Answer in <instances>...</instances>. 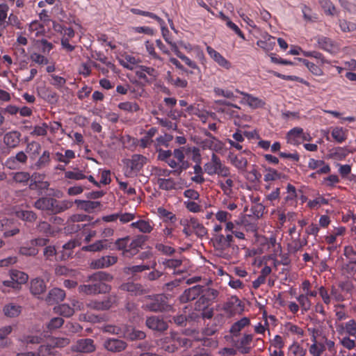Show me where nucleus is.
I'll return each mask as SVG.
<instances>
[{
	"instance_id": "56",
	"label": "nucleus",
	"mask_w": 356,
	"mask_h": 356,
	"mask_svg": "<svg viewBox=\"0 0 356 356\" xmlns=\"http://www.w3.org/2000/svg\"><path fill=\"white\" fill-rule=\"evenodd\" d=\"M325 349V347L323 343H313L309 348V352L312 356H321Z\"/></svg>"
},
{
	"instance_id": "1",
	"label": "nucleus",
	"mask_w": 356,
	"mask_h": 356,
	"mask_svg": "<svg viewBox=\"0 0 356 356\" xmlns=\"http://www.w3.org/2000/svg\"><path fill=\"white\" fill-rule=\"evenodd\" d=\"M228 168L215 153L211 154L210 160L203 166L204 172L208 175H217L218 177L227 175Z\"/></svg>"
},
{
	"instance_id": "9",
	"label": "nucleus",
	"mask_w": 356,
	"mask_h": 356,
	"mask_svg": "<svg viewBox=\"0 0 356 356\" xmlns=\"http://www.w3.org/2000/svg\"><path fill=\"white\" fill-rule=\"evenodd\" d=\"M28 156L26 154L20 151L16 154L15 156L8 157L5 163L6 166L10 170H16L19 168L20 165L26 163Z\"/></svg>"
},
{
	"instance_id": "43",
	"label": "nucleus",
	"mask_w": 356,
	"mask_h": 356,
	"mask_svg": "<svg viewBox=\"0 0 356 356\" xmlns=\"http://www.w3.org/2000/svg\"><path fill=\"white\" fill-rule=\"evenodd\" d=\"M131 226L138 229L140 232L145 234L150 233L153 229V226L150 222L143 220L132 222Z\"/></svg>"
},
{
	"instance_id": "58",
	"label": "nucleus",
	"mask_w": 356,
	"mask_h": 356,
	"mask_svg": "<svg viewBox=\"0 0 356 356\" xmlns=\"http://www.w3.org/2000/svg\"><path fill=\"white\" fill-rule=\"evenodd\" d=\"M31 178V175L27 172H17L13 173V179L14 181L20 184H26Z\"/></svg>"
},
{
	"instance_id": "26",
	"label": "nucleus",
	"mask_w": 356,
	"mask_h": 356,
	"mask_svg": "<svg viewBox=\"0 0 356 356\" xmlns=\"http://www.w3.org/2000/svg\"><path fill=\"white\" fill-rule=\"evenodd\" d=\"M124 327L125 331L123 337L134 341L143 339L146 337L145 333L143 331L136 330L127 325H124Z\"/></svg>"
},
{
	"instance_id": "29",
	"label": "nucleus",
	"mask_w": 356,
	"mask_h": 356,
	"mask_svg": "<svg viewBox=\"0 0 356 356\" xmlns=\"http://www.w3.org/2000/svg\"><path fill=\"white\" fill-rule=\"evenodd\" d=\"M348 131L341 127H335L332 129L331 136L338 143H342L348 138Z\"/></svg>"
},
{
	"instance_id": "40",
	"label": "nucleus",
	"mask_w": 356,
	"mask_h": 356,
	"mask_svg": "<svg viewBox=\"0 0 356 356\" xmlns=\"http://www.w3.org/2000/svg\"><path fill=\"white\" fill-rule=\"evenodd\" d=\"M250 319L247 317H243L237 322L234 323L231 328H230V332L234 335L237 336L240 331L244 328L245 326L248 325L250 324Z\"/></svg>"
},
{
	"instance_id": "7",
	"label": "nucleus",
	"mask_w": 356,
	"mask_h": 356,
	"mask_svg": "<svg viewBox=\"0 0 356 356\" xmlns=\"http://www.w3.org/2000/svg\"><path fill=\"white\" fill-rule=\"evenodd\" d=\"M118 259V257L114 255L103 256L92 260L90 263V267L92 269L106 268L116 264Z\"/></svg>"
},
{
	"instance_id": "2",
	"label": "nucleus",
	"mask_w": 356,
	"mask_h": 356,
	"mask_svg": "<svg viewBox=\"0 0 356 356\" xmlns=\"http://www.w3.org/2000/svg\"><path fill=\"white\" fill-rule=\"evenodd\" d=\"M226 173L227 175L218 177L219 179L217 180V185L225 195L230 196L233 194V188L235 186L236 176L231 173L229 168H228V172Z\"/></svg>"
},
{
	"instance_id": "57",
	"label": "nucleus",
	"mask_w": 356,
	"mask_h": 356,
	"mask_svg": "<svg viewBox=\"0 0 356 356\" xmlns=\"http://www.w3.org/2000/svg\"><path fill=\"white\" fill-rule=\"evenodd\" d=\"M29 31L33 34L35 37H39L44 32V26L37 21H33L29 24Z\"/></svg>"
},
{
	"instance_id": "17",
	"label": "nucleus",
	"mask_w": 356,
	"mask_h": 356,
	"mask_svg": "<svg viewBox=\"0 0 356 356\" xmlns=\"http://www.w3.org/2000/svg\"><path fill=\"white\" fill-rule=\"evenodd\" d=\"M236 92L243 95L242 102L247 104L252 108H261L265 105V102L257 97L238 90Z\"/></svg>"
},
{
	"instance_id": "51",
	"label": "nucleus",
	"mask_w": 356,
	"mask_h": 356,
	"mask_svg": "<svg viewBox=\"0 0 356 356\" xmlns=\"http://www.w3.org/2000/svg\"><path fill=\"white\" fill-rule=\"evenodd\" d=\"M118 108L128 113H135L140 110L139 105L136 102H124L118 104Z\"/></svg>"
},
{
	"instance_id": "23",
	"label": "nucleus",
	"mask_w": 356,
	"mask_h": 356,
	"mask_svg": "<svg viewBox=\"0 0 356 356\" xmlns=\"http://www.w3.org/2000/svg\"><path fill=\"white\" fill-rule=\"evenodd\" d=\"M21 134L17 131L6 133L3 136L4 143L10 148L17 147L20 142Z\"/></svg>"
},
{
	"instance_id": "25",
	"label": "nucleus",
	"mask_w": 356,
	"mask_h": 356,
	"mask_svg": "<svg viewBox=\"0 0 356 356\" xmlns=\"http://www.w3.org/2000/svg\"><path fill=\"white\" fill-rule=\"evenodd\" d=\"M74 203L77 205L79 209L88 213L92 212L95 209L101 206V202L98 201L76 200Z\"/></svg>"
},
{
	"instance_id": "59",
	"label": "nucleus",
	"mask_w": 356,
	"mask_h": 356,
	"mask_svg": "<svg viewBox=\"0 0 356 356\" xmlns=\"http://www.w3.org/2000/svg\"><path fill=\"white\" fill-rule=\"evenodd\" d=\"M120 289L123 291L133 293L136 295L140 294L142 291L140 286L133 282H128L121 285Z\"/></svg>"
},
{
	"instance_id": "31",
	"label": "nucleus",
	"mask_w": 356,
	"mask_h": 356,
	"mask_svg": "<svg viewBox=\"0 0 356 356\" xmlns=\"http://www.w3.org/2000/svg\"><path fill=\"white\" fill-rule=\"evenodd\" d=\"M188 225L191 227L192 231L194 232L198 237H203L207 234V229L196 218H191L189 220V224H188Z\"/></svg>"
},
{
	"instance_id": "4",
	"label": "nucleus",
	"mask_w": 356,
	"mask_h": 356,
	"mask_svg": "<svg viewBox=\"0 0 356 356\" xmlns=\"http://www.w3.org/2000/svg\"><path fill=\"white\" fill-rule=\"evenodd\" d=\"M146 157L140 154H134L131 159H127L124 162L127 166L126 175H130L132 172H139L146 163Z\"/></svg>"
},
{
	"instance_id": "48",
	"label": "nucleus",
	"mask_w": 356,
	"mask_h": 356,
	"mask_svg": "<svg viewBox=\"0 0 356 356\" xmlns=\"http://www.w3.org/2000/svg\"><path fill=\"white\" fill-rule=\"evenodd\" d=\"M275 38L268 35L264 40H260L257 42V44L260 48L266 51H271L275 46Z\"/></svg>"
},
{
	"instance_id": "21",
	"label": "nucleus",
	"mask_w": 356,
	"mask_h": 356,
	"mask_svg": "<svg viewBox=\"0 0 356 356\" xmlns=\"http://www.w3.org/2000/svg\"><path fill=\"white\" fill-rule=\"evenodd\" d=\"M346 229L345 227L340 226L334 227L330 232L325 237L327 243L334 245L337 243L339 239L344 236Z\"/></svg>"
},
{
	"instance_id": "45",
	"label": "nucleus",
	"mask_w": 356,
	"mask_h": 356,
	"mask_svg": "<svg viewBox=\"0 0 356 356\" xmlns=\"http://www.w3.org/2000/svg\"><path fill=\"white\" fill-rule=\"evenodd\" d=\"M113 279V276L111 274L104 271H99L89 277L90 281H100L104 283L105 282H111Z\"/></svg>"
},
{
	"instance_id": "14",
	"label": "nucleus",
	"mask_w": 356,
	"mask_h": 356,
	"mask_svg": "<svg viewBox=\"0 0 356 356\" xmlns=\"http://www.w3.org/2000/svg\"><path fill=\"white\" fill-rule=\"evenodd\" d=\"M207 51L209 56L212 58L219 66L229 70L232 67L231 63L227 60L222 55L216 51L210 46L207 47Z\"/></svg>"
},
{
	"instance_id": "19",
	"label": "nucleus",
	"mask_w": 356,
	"mask_h": 356,
	"mask_svg": "<svg viewBox=\"0 0 356 356\" xmlns=\"http://www.w3.org/2000/svg\"><path fill=\"white\" fill-rule=\"evenodd\" d=\"M146 325L152 330L156 331H164L168 328V324L159 316H149L146 320Z\"/></svg>"
},
{
	"instance_id": "32",
	"label": "nucleus",
	"mask_w": 356,
	"mask_h": 356,
	"mask_svg": "<svg viewBox=\"0 0 356 356\" xmlns=\"http://www.w3.org/2000/svg\"><path fill=\"white\" fill-rule=\"evenodd\" d=\"M166 163L168 165L173 169V170H171V173L173 175L178 176L184 170H186L188 168V165H185V163H181L177 160L175 161L172 158H170L167 160Z\"/></svg>"
},
{
	"instance_id": "38",
	"label": "nucleus",
	"mask_w": 356,
	"mask_h": 356,
	"mask_svg": "<svg viewBox=\"0 0 356 356\" xmlns=\"http://www.w3.org/2000/svg\"><path fill=\"white\" fill-rule=\"evenodd\" d=\"M10 279L14 280L17 286L26 283L29 279L27 274L17 270H10Z\"/></svg>"
},
{
	"instance_id": "16",
	"label": "nucleus",
	"mask_w": 356,
	"mask_h": 356,
	"mask_svg": "<svg viewBox=\"0 0 356 356\" xmlns=\"http://www.w3.org/2000/svg\"><path fill=\"white\" fill-rule=\"evenodd\" d=\"M203 292V287L200 285L194 286L184 291L180 296V301L181 302H187L195 300Z\"/></svg>"
},
{
	"instance_id": "18",
	"label": "nucleus",
	"mask_w": 356,
	"mask_h": 356,
	"mask_svg": "<svg viewBox=\"0 0 356 356\" xmlns=\"http://www.w3.org/2000/svg\"><path fill=\"white\" fill-rule=\"evenodd\" d=\"M65 298V292L63 289L54 288L49 291L48 295L45 298V301L48 305H52L63 301Z\"/></svg>"
},
{
	"instance_id": "47",
	"label": "nucleus",
	"mask_w": 356,
	"mask_h": 356,
	"mask_svg": "<svg viewBox=\"0 0 356 356\" xmlns=\"http://www.w3.org/2000/svg\"><path fill=\"white\" fill-rule=\"evenodd\" d=\"M41 149V145L36 141H31L26 145V152L29 154L31 158L35 159Z\"/></svg>"
},
{
	"instance_id": "63",
	"label": "nucleus",
	"mask_w": 356,
	"mask_h": 356,
	"mask_svg": "<svg viewBox=\"0 0 356 356\" xmlns=\"http://www.w3.org/2000/svg\"><path fill=\"white\" fill-rule=\"evenodd\" d=\"M48 125L42 123L40 125L35 126L31 135L33 136H44L47 134Z\"/></svg>"
},
{
	"instance_id": "8",
	"label": "nucleus",
	"mask_w": 356,
	"mask_h": 356,
	"mask_svg": "<svg viewBox=\"0 0 356 356\" xmlns=\"http://www.w3.org/2000/svg\"><path fill=\"white\" fill-rule=\"evenodd\" d=\"M117 302L115 296L111 295L102 301L92 300L87 304V307L95 310H107L111 308Z\"/></svg>"
},
{
	"instance_id": "41",
	"label": "nucleus",
	"mask_w": 356,
	"mask_h": 356,
	"mask_svg": "<svg viewBox=\"0 0 356 356\" xmlns=\"http://www.w3.org/2000/svg\"><path fill=\"white\" fill-rule=\"evenodd\" d=\"M284 333L286 335L294 334L302 337L304 334L303 330L299 326L293 324L291 322L286 323L284 325Z\"/></svg>"
},
{
	"instance_id": "52",
	"label": "nucleus",
	"mask_w": 356,
	"mask_h": 356,
	"mask_svg": "<svg viewBox=\"0 0 356 356\" xmlns=\"http://www.w3.org/2000/svg\"><path fill=\"white\" fill-rule=\"evenodd\" d=\"M218 295V292L216 289H207L204 293L200 298L199 302H202L203 304L205 303L207 300L206 305H208L209 301L213 300L217 298Z\"/></svg>"
},
{
	"instance_id": "44",
	"label": "nucleus",
	"mask_w": 356,
	"mask_h": 356,
	"mask_svg": "<svg viewBox=\"0 0 356 356\" xmlns=\"http://www.w3.org/2000/svg\"><path fill=\"white\" fill-rule=\"evenodd\" d=\"M38 356H58V352L54 350L51 342L46 345H41L37 352Z\"/></svg>"
},
{
	"instance_id": "54",
	"label": "nucleus",
	"mask_w": 356,
	"mask_h": 356,
	"mask_svg": "<svg viewBox=\"0 0 356 356\" xmlns=\"http://www.w3.org/2000/svg\"><path fill=\"white\" fill-rule=\"evenodd\" d=\"M50 163V153L49 151H44L35 163L38 169L43 168L47 166Z\"/></svg>"
},
{
	"instance_id": "20",
	"label": "nucleus",
	"mask_w": 356,
	"mask_h": 356,
	"mask_svg": "<svg viewBox=\"0 0 356 356\" xmlns=\"http://www.w3.org/2000/svg\"><path fill=\"white\" fill-rule=\"evenodd\" d=\"M54 202H56V199L42 197L35 202L34 207L37 209L49 211L53 213Z\"/></svg>"
},
{
	"instance_id": "60",
	"label": "nucleus",
	"mask_w": 356,
	"mask_h": 356,
	"mask_svg": "<svg viewBox=\"0 0 356 356\" xmlns=\"http://www.w3.org/2000/svg\"><path fill=\"white\" fill-rule=\"evenodd\" d=\"M51 346L55 348H64L70 343V339L67 337H57L51 339Z\"/></svg>"
},
{
	"instance_id": "35",
	"label": "nucleus",
	"mask_w": 356,
	"mask_h": 356,
	"mask_svg": "<svg viewBox=\"0 0 356 356\" xmlns=\"http://www.w3.org/2000/svg\"><path fill=\"white\" fill-rule=\"evenodd\" d=\"M108 243L106 239L99 240L92 244L83 247L82 249L90 252H99L104 249L108 248Z\"/></svg>"
},
{
	"instance_id": "34",
	"label": "nucleus",
	"mask_w": 356,
	"mask_h": 356,
	"mask_svg": "<svg viewBox=\"0 0 356 356\" xmlns=\"http://www.w3.org/2000/svg\"><path fill=\"white\" fill-rule=\"evenodd\" d=\"M140 62V60L130 54L122 56L120 59V63L129 70H133L134 67Z\"/></svg>"
},
{
	"instance_id": "33",
	"label": "nucleus",
	"mask_w": 356,
	"mask_h": 356,
	"mask_svg": "<svg viewBox=\"0 0 356 356\" xmlns=\"http://www.w3.org/2000/svg\"><path fill=\"white\" fill-rule=\"evenodd\" d=\"M156 184L159 188L164 191H171L177 188V183L172 178L158 179Z\"/></svg>"
},
{
	"instance_id": "5",
	"label": "nucleus",
	"mask_w": 356,
	"mask_h": 356,
	"mask_svg": "<svg viewBox=\"0 0 356 356\" xmlns=\"http://www.w3.org/2000/svg\"><path fill=\"white\" fill-rule=\"evenodd\" d=\"M145 241V238L143 236H138L137 237L131 239L129 238L127 250L124 252H122V256L125 257L131 258L139 252V249L142 248Z\"/></svg>"
},
{
	"instance_id": "13",
	"label": "nucleus",
	"mask_w": 356,
	"mask_h": 356,
	"mask_svg": "<svg viewBox=\"0 0 356 356\" xmlns=\"http://www.w3.org/2000/svg\"><path fill=\"white\" fill-rule=\"evenodd\" d=\"M318 47L330 53H335L338 50L336 43L330 38L323 35H318L315 38Z\"/></svg>"
},
{
	"instance_id": "3",
	"label": "nucleus",
	"mask_w": 356,
	"mask_h": 356,
	"mask_svg": "<svg viewBox=\"0 0 356 356\" xmlns=\"http://www.w3.org/2000/svg\"><path fill=\"white\" fill-rule=\"evenodd\" d=\"M211 241L216 250L223 252L232 245L234 237L229 234L225 236L221 233H216L213 234Z\"/></svg>"
},
{
	"instance_id": "61",
	"label": "nucleus",
	"mask_w": 356,
	"mask_h": 356,
	"mask_svg": "<svg viewBox=\"0 0 356 356\" xmlns=\"http://www.w3.org/2000/svg\"><path fill=\"white\" fill-rule=\"evenodd\" d=\"M318 2L327 15L335 14L336 8L330 0H318Z\"/></svg>"
},
{
	"instance_id": "36",
	"label": "nucleus",
	"mask_w": 356,
	"mask_h": 356,
	"mask_svg": "<svg viewBox=\"0 0 356 356\" xmlns=\"http://www.w3.org/2000/svg\"><path fill=\"white\" fill-rule=\"evenodd\" d=\"M145 48L146 51L149 54L151 58L155 60L154 65L157 67L161 66L163 65V60L155 51L154 44L149 41H147L145 42Z\"/></svg>"
},
{
	"instance_id": "10",
	"label": "nucleus",
	"mask_w": 356,
	"mask_h": 356,
	"mask_svg": "<svg viewBox=\"0 0 356 356\" xmlns=\"http://www.w3.org/2000/svg\"><path fill=\"white\" fill-rule=\"evenodd\" d=\"M337 332L340 334H348L356 337V321L350 319L346 323H335Z\"/></svg>"
},
{
	"instance_id": "49",
	"label": "nucleus",
	"mask_w": 356,
	"mask_h": 356,
	"mask_svg": "<svg viewBox=\"0 0 356 356\" xmlns=\"http://www.w3.org/2000/svg\"><path fill=\"white\" fill-rule=\"evenodd\" d=\"M102 330L104 332H108L112 334L119 335L120 337H124L125 327L124 325L122 327L108 324L102 327Z\"/></svg>"
},
{
	"instance_id": "12",
	"label": "nucleus",
	"mask_w": 356,
	"mask_h": 356,
	"mask_svg": "<svg viewBox=\"0 0 356 356\" xmlns=\"http://www.w3.org/2000/svg\"><path fill=\"white\" fill-rule=\"evenodd\" d=\"M127 343L121 339L109 338L104 342V347L110 352L118 353L124 350Z\"/></svg>"
},
{
	"instance_id": "15",
	"label": "nucleus",
	"mask_w": 356,
	"mask_h": 356,
	"mask_svg": "<svg viewBox=\"0 0 356 356\" xmlns=\"http://www.w3.org/2000/svg\"><path fill=\"white\" fill-rule=\"evenodd\" d=\"M170 338L173 343L171 345V346H168L165 347V350L168 352L175 351V350H176L178 346L187 347L191 346V341L185 337L179 335V334L172 333Z\"/></svg>"
},
{
	"instance_id": "62",
	"label": "nucleus",
	"mask_w": 356,
	"mask_h": 356,
	"mask_svg": "<svg viewBox=\"0 0 356 356\" xmlns=\"http://www.w3.org/2000/svg\"><path fill=\"white\" fill-rule=\"evenodd\" d=\"M65 178L74 179V180H81L86 178L82 170L76 169L73 171H67L65 173Z\"/></svg>"
},
{
	"instance_id": "39",
	"label": "nucleus",
	"mask_w": 356,
	"mask_h": 356,
	"mask_svg": "<svg viewBox=\"0 0 356 356\" xmlns=\"http://www.w3.org/2000/svg\"><path fill=\"white\" fill-rule=\"evenodd\" d=\"M54 310L55 313L67 318L72 316L74 314V309H72V307L65 303L55 307Z\"/></svg>"
},
{
	"instance_id": "50",
	"label": "nucleus",
	"mask_w": 356,
	"mask_h": 356,
	"mask_svg": "<svg viewBox=\"0 0 356 356\" xmlns=\"http://www.w3.org/2000/svg\"><path fill=\"white\" fill-rule=\"evenodd\" d=\"M298 60L307 67V69L315 76H320L323 75V70L317 65L309 62L306 59L298 58Z\"/></svg>"
},
{
	"instance_id": "53",
	"label": "nucleus",
	"mask_w": 356,
	"mask_h": 356,
	"mask_svg": "<svg viewBox=\"0 0 356 356\" xmlns=\"http://www.w3.org/2000/svg\"><path fill=\"white\" fill-rule=\"evenodd\" d=\"M35 45L43 53L47 54L53 49L52 43L48 42L45 39L38 40L35 41Z\"/></svg>"
},
{
	"instance_id": "22",
	"label": "nucleus",
	"mask_w": 356,
	"mask_h": 356,
	"mask_svg": "<svg viewBox=\"0 0 356 356\" xmlns=\"http://www.w3.org/2000/svg\"><path fill=\"white\" fill-rule=\"evenodd\" d=\"M47 285L44 281L39 277L33 279L30 282V291L33 296H39L45 292Z\"/></svg>"
},
{
	"instance_id": "37",
	"label": "nucleus",
	"mask_w": 356,
	"mask_h": 356,
	"mask_svg": "<svg viewBox=\"0 0 356 356\" xmlns=\"http://www.w3.org/2000/svg\"><path fill=\"white\" fill-rule=\"evenodd\" d=\"M73 205V202L70 200H64L62 201H58L56 200V202H54L53 213H59L63 212L68 209L71 208Z\"/></svg>"
},
{
	"instance_id": "30",
	"label": "nucleus",
	"mask_w": 356,
	"mask_h": 356,
	"mask_svg": "<svg viewBox=\"0 0 356 356\" xmlns=\"http://www.w3.org/2000/svg\"><path fill=\"white\" fill-rule=\"evenodd\" d=\"M344 255L347 259V266L351 270H356V251L351 246L344 248Z\"/></svg>"
},
{
	"instance_id": "64",
	"label": "nucleus",
	"mask_w": 356,
	"mask_h": 356,
	"mask_svg": "<svg viewBox=\"0 0 356 356\" xmlns=\"http://www.w3.org/2000/svg\"><path fill=\"white\" fill-rule=\"evenodd\" d=\"M64 323V320L61 317L52 318L47 325L49 330L52 331L60 328Z\"/></svg>"
},
{
	"instance_id": "11",
	"label": "nucleus",
	"mask_w": 356,
	"mask_h": 356,
	"mask_svg": "<svg viewBox=\"0 0 356 356\" xmlns=\"http://www.w3.org/2000/svg\"><path fill=\"white\" fill-rule=\"evenodd\" d=\"M224 311L230 316L240 314L243 311L241 300L236 296H232L223 306Z\"/></svg>"
},
{
	"instance_id": "28",
	"label": "nucleus",
	"mask_w": 356,
	"mask_h": 356,
	"mask_svg": "<svg viewBox=\"0 0 356 356\" xmlns=\"http://www.w3.org/2000/svg\"><path fill=\"white\" fill-rule=\"evenodd\" d=\"M21 312V306L15 303L10 302L3 307V313L8 318H15L20 314Z\"/></svg>"
},
{
	"instance_id": "42",
	"label": "nucleus",
	"mask_w": 356,
	"mask_h": 356,
	"mask_svg": "<svg viewBox=\"0 0 356 356\" xmlns=\"http://www.w3.org/2000/svg\"><path fill=\"white\" fill-rule=\"evenodd\" d=\"M164 298L161 296H156L155 300L147 305V307L153 312H161L165 309Z\"/></svg>"
},
{
	"instance_id": "27",
	"label": "nucleus",
	"mask_w": 356,
	"mask_h": 356,
	"mask_svg": "<svg viewBox=\"0 0 356 356\" xmlns=\"http://www.w3.org/2000/svg\"><path fill=\"white\" fill-rule=\"evenodd\" d=\"M301 134L302 129L300 127H294L286 134L287 142L291 145H298L301 143Z\"/></svg>"
},
{
	"instance_id": "24",
	"label": "nucleus",
	"mask_w": 356,
	"mask_h": 356,
	"mask_svg": "<svg viewBox=\"0 0 356 356\" xmlns=\"http://www.w3.org/2000/svg\"><path fill=\"white\" fill-rule=\"evenodd\" d=\"M229 159L231 164L240 171L245 170L248 165V161L246 158L241 154L234 155L230 153Z\"/></svg>"
},
{
	"instance_id": "6",
	"label": "nucleus",
	"mask_w": 356,
	"mask_h": 356,
	"mask_svg": "<svg viewBox=\"0 0 356 356\" xmlns=\"http://www.w3.org/2000/svg\"><path fill=\"white\" fill-rule=\"evenodd\" d=\"M94 341L91 339H81L71 346V350L75 353H90L95 350Z\"/></svg>"
},
{
	"instance_id": "46",
	"label": "nucleus",
	"mask_w": 356,
	"mask_h": 356,
	"mask_svg": "<svg viewBox=\"0 0 356 356\" xmlns=\"http://www.w3.org/2000/svg\"><path fill=\"white\" fill-rule=\"evenodd\" d=\"M15 214L18 218L29 222H34L37 218L36 214L32 211L19 210L17 211Z\"/></svg>"
},
{
	"instance_id": "55",
	"label": "nucleus",
	"mask_w": 356,
	"mask_h": 356,
	"mask_svg": "<svg viewBox=\"0 0 356 356\" xmlns=\"http://www.w3.org/2000/svg\"><path fill=\"white\" fill-rule=\"evenodd\" d=\"M42 338L38 335L29 334L24 335L20 339L23 344H38L41 343Z\"/></svg>"
}]
</instances>
